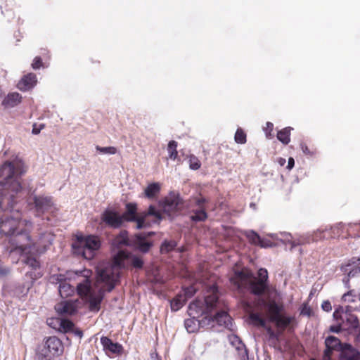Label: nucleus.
<instances>
[{"mask_svg":"<svg viewBox=\"0 0 360 360\" xmlns=\"http://www.w3.org/2000/svg\"><path fill=\"white\" fill-rule=\"evenodd\" d=\"M124 267V262L115 257L113 264L98 271L96 283L103 284L97 292L91 288V281L89 278L91 271L88 269L76 271L77 277H82L81 281L77 284V293L85 297L89 304L91 311L97 312L100 310L101 303L104 297L105 292H111L120 281L121 269Z\"/></svg>","mask_w":360,"mask_h":360,"instance_id":"f257e3e1","label":"nucleus"},{"mask_svg":"<svg viewBox=\"0 0 360 360\" xmlns=\"http://www.w3.org/2000/svg\"><path fill=\"white\" fill-rule=\"evenodd\" d=\"M24 172L20 162L6 161L0 166V209L12 207L16 195L22 189L20 178Z\"/></svg>","mask_w":360,"mask_h":360,"instance_id":"f03ea898","label":"nucleus"},{"mask_svg":"<svg viewBox=\"0 0 360 360\" xmlns=\"http://www.w3.org/2000/svg\"><path fill=\"white\" fill-rule=\"evenodd\" d=\"M257 275L258 279L250 271H236L230 281L239 292L244 293L249 290L252 295L262 297L269 290L268 271L264 268H260Z\"/></svg>","mask_w":360,"mask_h":360,"instance_id":"7ed1b4c3","label":"nucleus"},{"mask_svg":"<svg viewBox=\"0 0 360 360\" xmlns=\"http://www.w3.org/2000/svg\"><path fill=\"white\" fill-rule=\"evenodd\" d=\"M125 207L126 210L121 215L123 222H136V229L149 228L152 224L159 223L162 219V213L153 205L148 210L139 212L134 202H128Z\"/></svg>","mask_w":360,"mask_h":360,"instance_id":"20e7f679","label":"nucleus"},{"mask_svg":"<svg viewBox=\"0 0 360 360\" xmlns=\"http://www.w3.org/2000/svg\"><path fill=\"white\" fill-rule=\"evenodd\" d=\"M101 245V240L97 236L79 234L76 236L72 248L75 254L86 259H91L94 257L96 252L100 249Z\"/></svg>","mask_w":360,"mask_h":360,"instance_id":"39448f33","label":"nucleus"},{"mask_svg":"<svg viewBox=\"0 0 360 360\" xmlns=\"http://www.w3.org/2000/svg\"><path fill=\"white\" fill-rule=\"evenodd\" d=\"M219 304V299L217 294V290L214 291L210 295L205 297L204 301L195 300L188 305V314L191 316L195 315H202L205 313L212 312L214 309H217Z\"/></svg>","mask_w":360,"mask_h":360,"instance_id":"423d86ee","label":"nucleus"},{"mask_svg":"<svg viewBox=\"0 0 360 360\" xmlns=\"http://www.w3.org/2000/svg\"><path fill=\"white\" fill-rule=\"evenodd\" d=\"M15 200L13 202V206L10 210H3L2 212H10V214L6 213L0 217V233L5 236L12 237L16 232L20 223V214L16 210L14 212L13 206Z\"/></svg>","mask_w":360,"mask_h":360,"instance_id":"0eeeda50","label":"nucleus"},{"mask_svg":"<svg viewBox=\"0 0 360 360\" xmlns=\"http://www.w3.org/2000/svg\"><path fill=\"white\" fill-rule=\"evenodd\" d=\"M63 352V345L59 338L51 336L46 339L44 345L37 354L38 360H52L55 356Z\"/></svg>","mask_w":360,"mask_h":360,"instance_id":"6e6552de","label":"nucleus"},{"mask_svg":"<svg viewBox=\"0 0 360 360\" xmlns=\"http://www.w3.org/2000/svg\"><path fill=\"white\" fill-rule=\"evenodd\" d=\"M340 271L344 274L342 283L345 288H349V280L357 276L360 274V257H353L348 259L340 266Z\"/></svg>","mask_w":360,"mask_h":360,"instance_id":"1a4fd4ad","label":"nucleus"},{"mask_svg":"<svg viewBox=\"0 0 360 360\" xmlns=\"http://www.w3.org/2000/svg\"><path fill=\"white\" fill-rule=\"evenodd\" d=\"M155 234L154 231L135 233L131 236V247L143 253H147L153 245L148 238Z\"/></svg>","mask_w":360,"mask_h":360,"instance_id":"9d476101","label":"nucleus"},{"mask_svg":"<svg viewBox=\"0 0 360 360\" xmlns=\"http://www.w3.org/2000/svg\"><path fill=\"white\" fill-rule=\"evenodd\" d=\"M32 285V282L6 283L2 288L3 294L10 297L20 298L27 295Z\"/></svg>","mask_w":360,"mask_h":360,"instance_id":"9b49d317","label":"nucleus"},{"mask_svg":"<svg viewBox=\"0 0 360 360\" xmlns=\"http://www.w3.org/2000/svg\"><path fill=\"white\" fill-rule=\"evenodd\" d=\"M9 243L15 249H20V250L25 252L27 250L30 251L32 249V242L29 233L25 231L20 230L15 233L9 239Z\"/></svg>","mask_w":360,"mask_h":360,"instance_id":"f8f14e48","label":"nucleus"},{"mask_svg":"<svg viewBox=\"0 0 360 360\" xmlns=\"http://www.w3.org/2000/svg\"><path fill=\"white\" fill-rule=\"evenodd\" d=\"M346 344L342 343L338 338L333 335H328L325 340L326 349L324 350L323 360H332L331 354L333 352L338 351L342 353Z\"/></svg>","mask_w":360,"mask_h":360,"instance_id":"ddd939ff","label":"nucleus"},{"mask_svg":"<svg viewBox=\"0 0 360 360\" xmlns=\"http://www.w3.org/2000/svg\"><path fill=\"white\" fill-rule=\"evenodd\" d=\"M53 238V236L49 232L40 233L37 240L32 243V249L39 254L44 252L52 244Z\"/></svg>","mask_w":360,"mask_h":360,"instance_id":"4468645a","label":"nucleus"},{"mask_svg":"<svg viewBox=\"0 0 360 360\" xmlns=\"http://www.w3.org/2000/svg\"><path fill=\"white\" fill-rule=\"evenodd\" d=\"M101 219L105 224L112 228H120L123 222L121 215L112 210L107 209L101 214Z\"/></svg>","mask_w":360,"mask_h":360,"instance_id":"2eb2a0df","label":"nucleus"},{"mask_svg":"<svg viewBox=\"0 0 360 360\" xmlns=\"http://www.w3.org/2000/svg\"><path fill=\"white\" fill-rule=\"evenodd\" d=\"M181 203V199L179 194L171 193L161 202L164 212L170 213L176 211L179 205Z\"/></svg>","mask_w":360,"mask_h":360,"instance_id":"dca6fc26","label":"nucleus"},{"mask_svg":"<svg viewBox=\"0 0 360 360\" xmlns=\"http://www.w3.org/2000/svg\"><path fill=\"white\" fill-rule=\"evenodd\" d=\"M220 303L217 310L216 314L213 316L214 323L219 326H224V328L231 330L232 321L231 318L225 309H220Z\"/></svg>","mask_w":360,"mask_h":360,"instance_id":"f3484780","label":"nucleus"},{"mask_svg":"<svg viewBox=\"0 0 360 360\" xmlns=\"http://www.w3.org/2000/svg\"><path fill=\"white\" fill-rule=\"evenodd\" d=\"M33 200L36 210L39 214L48 212L53 205L52 198L48 196L34 195Z\"/></svg>","mask_w":360,"mask_h":360,"instance_id":"a211bd4d","label":"nucleus"},{"mask_svg":"<svg viewBox=\"0 0 360 360\" xmlns=\"http://www.w3.org/2000/svg\"><path fill=\"white\" fill-rule=\"evenodd\" d=\"M260 302L262 305L265 306L270 314L269 320L273 321L278 316L282 315V311L283 310V306L281 304H278L275 300H271L269 302H266L264 299L260 298Z\"/></svg>","mask_w":360,"mask_h":360,"instance_id":"6ab92c4d","label":"nucleus"},{"mask_svg":"<svg viewBox=\"0 0 360 360\" xmlns=\"http://www.w3.org/2000/svg\"><path fill=\"white\" fill-rule=\"evenodd\" d=\"M101 343L105 352H109L113 354H121L122 353V345L118 342H114L108 337L103 336L101 338Z\"/></svg>","mask_w":360,"mask_h":360,"instance_id":"aec40b11","label":"nucleus"},{"mask_svg":"<svg viewBox=\"0 0 360 360\" xmlns=\"http://www.w3.org/2000/svg\"><path fill=\"white\" fill-rule=\"evenodd\" d=\"M37 84V77L34 73L24 75L17 84V87L22 91L32 89Z\"/></svg>","mask_w":360,"mask_h":360,"instance_id":"412c9836","label":"nucleus"},{"mask_svg":"<svg viewBox=\"0 0 360 360\" xmlns=\"http://www.w3.org/2000/svg\"><path fill=\"white\" fill-rule=\"evenodd\" d=\"M272 322L276 324L277 328L281 329L282 330H284L286 328H288L289 330H291L294 329L293 325L295 322V320L293 316L282 314Z\"/></svg>","mask_w":360,"mask_h":360,"instance_id":"4be33fe9","label":"nucleus"},{"mask_svg":"<svg viewBox=\"0 0 360 360\" xmlns=\"http://www.w3.org/2000/svg\"><path fill=\"white\" fill-rule=\"evenodd\" d=\"M340 360H360V352L353 347L350 344H346L340 353Z\"/></svg>","mask_w":360,"mask_h":360,"instance_id":"5701e85b","label":"nucleus"},{"mask_svg":"<svg viewBox=\"0 0 360 360\" xmlns=\"http://www.w3.org/2000/svg\"><path fill=\"white\" fill-rule=\"evenodd\" d=\"M55 309L60 315H73L77 311L76 305L70 301L61 302L56 305Z\"/></svg>","mask_w":360,"mask_h":360,"instance_id":"b1692460","label":"nucleus"},{"mask_svg":"<svg viewBox=\"0 0 360 360\" xmlns=\"http://www.w3.org/2000/svg\"><path fill=\"white\" fill-rule=\"evenodd\" d=\"M131 237L129 238L128 236V231L122 230L120 233L114 238L113 245L117 248H120L123 246L131 247Z\"/></svg>","mask_w":360,"mask_h":360,"instance_id":"393cba45","label":"nucleus"},{"mask_svg":"<svg viewBox=\"0 0 360 360\" xmlns=\"http://www.w3.org/2000/svg\"><path fill=\"white\" fill-rule=\"evenodd\" d=\"M22 100V96L17 92L9 93L4 99L2 105L6 108H13L18 105Z\"/></svg>","mask_w":360,"mask_h":360,"instance_id":"a878e982","label":"nucleus"},{"mask_svg":"<svg viewBox=\"0 0 360 360\" xmlns=\"http://www.w3.org/2000/svg\"><path fill=\"white\" fill-rule=\"evenodd\" d=\"M191 212L193 214L190 216V219L195 223L205 221L208 217L205 207H198L193 210Z\"/></svg>","mask_w":360,"mask_h":360,"instance_id":"bb28decb","label":"nucleus"},{"mask_svg":"<svg viewBox=\"0 0 360 360\" xmlns=\"http://www.w3.org/2000/svg\"><path fill=\"white\" fill-rule=\"evenodd\" d=\"M249 319L252 323V324L257 326L266 328V319L264 316V315L262 313L251 312L249 314Z\"/></svg>","mask_w":360,"mask_h":360,"instance_id":"cd10ccee","label":"nucleus"},{"mask_svg":"<svg viewBox=\"0 0 360 360\" xmlns=\"http://www.w3.org/2000/svg\"><path fill=\"white\" fill-rule=\"evenodd\" d=\"M160 191V185L158 182H153L150 184L145 188L144 194L145 196L148 198H153L155 197Z\"/></svg>","mask_w":360,"mask_h":360,"instance_id":"c85d7f7f","label":"nucleus"},{"mask_svg":"<svg viewBox=\"0 0 360 360\" xmlns=\"http://www.w3.org/2000/svg\"><path fill=\"white\" fill-rule=\"evenodd\" d=\"M212 312L205 313L202 316H204L201 319H198V323L199 327H213L214 326V319L213 316L211 315Z\"/></svg>","mask_w":360,"mask_h":360,"instance_id":"c756f323","label":"nucleus"},{"mask_svg":"<svg viewBox=\"0 0 360 360\" xmlns=\"http://www.w3.org/2000/svg\"><path fill=\"white\" fill-rule=\"evenodd\" d=\"M177 246V243L175 240H164L160 246V253L167 254L174 250Z\"/></svg>","mask_w":360,"mask_h":360,"instance_id":"7c9ffc66","label":"nucleus"},{"mask_svg":"<svg viewBox=\"0 0 360 360\" xmlns=\"http://www.w3.org/2000/svg\"><path fill=\"white\" fill-rule=\"evenodd\" d=\"M292 129L291 127H285L277 133V139L283 144L287 145L290 141V130Z\"/></svg>","mask_w":360,"mask_h":360,"instance_id":"2f4dec72","label":"nucleus"},{"mask_svg":"<svg viewBox=\"0 0 360 360\" xmlns=\"http://www.w3.org/2000/svg\"><path fill=\"white\" fill-rule=\"evenodd\" d=\"M345 325L346 329L349 328H357L359 326V322L357 316L354 314H347L345 316Z\"/></svg>","mask_w":360,"mask_h":360,"instance_id":"473e14b6","label":"nucleus"},{"mask_svg":"<svg viewBox=\"0 0 360 360\" xmlns=\"http://www.w3.org/2000/svg\"><path fill=\"white\" fill-rule=\"evenodd\" d=\"M243 234L251 244L257 245L261 242V236L253 230L245 231Z\"/></svg>","mask_w":360,"mask_h":360,"instance_id":"72a5a7b5","label":"nucleus"},{"mask_svg":"<svg viewBox=\"0 0 360 360\" xmlns=\"http://www.w3.org/2000/svg\"><path fill=\"white\" fill-rule=\"evenodd\" d=\"M283 237H284V240L289 244H290L291 245V250L295 248L296 246L297 245H301L302 244H304L305 243V239L304 238H299L297 240H292V236L290 235V233H281Z\"/></svg>","mask_w":360,"mask_h":360,"instance_id":"f704fd0d","label":"nucleus"},{"mask_svg":"<svg viewBox=\"0 0 360 360\" xmlns=\"http://www.w3.org/2000/svg\"><path fill=\"white\" fill-rule=\"evenodd\" d=\"M185 328L188 333H195L199 328L198 319L195 316L186 319L184 322Z\"/></svg>","mask_w":360,"mask_h":360,"instance_id":"c9c22d12","label":"nucleus"},{"mask_svg":"<svg viewBox=\"0 0 360 360\" xmlns=\"http://www.w3.org/2000/svg\"><path fill=\"white\" fill-rule=\"evenodd\" d=\"M70 274H72L71 272H68L67 274H53L50 276L49 281L51 283L58 284L60 285V283H62L63 281L70 278Z\"/></svg>","mask_w":360,"mask_h":360,"instance_id":"e433bc0d","label":"nucleus"},{"mask_svg":"<svg viewBox=\"0 0 360 360\" xmlns=\"http://www.w3.org/2000/svg\"><path fill=\"white\" fill-rule=\"evenodd\" d=\"M359 295L356 293L355 290H351L342 296V300L345 302L354 303L359 301Z\"/></svg>","mask_w":360,"mask_h":360,"instance_id":"4c0bfd02","label":"nucleus"},{"mask_svg":"<svg viewBox=\"0 0 360 360\" xmlns=\"http://www.w3.org/2000/svg\"><path fill=\"white\" fill-rule=\"evenodd\" d=\"M58 291L61 297H68L72 292L71 285L67 282V280H64L60 283Z\"/></svg>","mask_w":360,"mask_h":360,"instance_id":"58836bf2","label":"nucleus"},{"mask_svg":"<svg viewBox=\"0 0 360 360\" xmlns=\"http://www.w3.org/2000/svg\"><path fill=\"white\" fill-rule=\"evenodd\" d=\"M128 259L131 266H133L134 268L137 269H141L143 268V261L141 259V257L134 255H129L128 256Z\"/></svg>","mask_w":360,"mask_h":360,"instance_id":"ea45409f","label":"nucleus"},{"mask_svg":"<svg viewBox=\"0 0 360 360\" xmlns=\"http://www.w3.org/2000/svg\"><path fill=\"white\" fill-rule=\"evenodd\" d=\"M177 142L175 141H170L167 146V150L169 153V157L170 159L174 160L178 155V152L176 150Z\"/></svg>","mask_w":360,"mask_h":360,"instance_id":"a19ab883","label":"nucleus"},{"mask_svg":"<svg viewBox=\"0 0 360 360\" xmlns=\"http://www.w3.org/2000/svg\"><path fill=\"white\" fill-rule=\"evenodd\" d=\"M230 342L232 345L236 347V349L241 350L244 349L245 352H247V349H245V345L243 343L241 340L235 335H232L229 337Z\"/></svg>","mask_w":360,"mask_h":360,"instance_id":"79ce46f5","label":"nucleus"},{"mask_svg":"<svg viewBox=\"0 0 360 360\" xmlns=\"http://www.w3.org/2000/svg\"><path fill=\"white\" fill-rule=\"evenodd\" d=\"M186 302V300L184 298L176 297L171 302V309L172 311H176L180 309Z\"/></svg>","mask_w":360,"mask_h":360,"instance_id":"37998d69","label":"nucleus"},{"mask_svg":"<svg viewBox=\"0 0 360 360\" xmlns=\"http://www.w3.org/2000/svg\"><path fill=\"white\" fill-rule=\"evenodd\" d=\"M234 139L237 143L243 144L246 142V134L240 128H238L236 130Z\"/></svg>","mask_w":360,"mask_h":360,"instance_id":"c03bdc74","label":"nucleus"},{"mask_svg":"<svg viewBox=\"0 0 360 360\" xmlns=\"http://www.w3.org/2000/svg\"><path fill=\"white\" fill-rule=\"evenodd\" d=\"M201 166V163L198 158L194 155H191L189 156V167L192 170H197Z\"/></svg>","mask_w":360,"mask_h":360,"instance_id":"a18cd8bd","label":"nucleus"},{"mask_svg":"<svg viewBox=\"0 0 360 360\" xmlns=\"http://www.w3.org/2000/svg\"><path fill=\"white\" fill-rule=\"evenodd\" d=\"M96 150L102 154L113 155L117 153V148L113 146L101 147L99 146H96Z\"/></svg>","mask_w":360,"mask_h":360,"instance_id":"49530a36","label":"nucleus"},{"mask_svg":"<svg viewBox=\"0 0 360 360\" xmlns=\"http://www.w3.org/2000/svg\"><path fill=\"white\" fill-rule=\"evenodd\" d=\"M60 326L65 332H68L74 329V323L68 319H63L60 320Z\"/></svg>","mask_w":360,"mask_h":360,"instance_id":"de8ad7c7","label":"nucleus"},{"mask_svg":"<svg viewBox=\"0 0 360 360\" xmlns=\"http://www.w3.org/2000/svg\"><path fill=\"white\" fill-rule=\"evenodd\" d=\"M184 299L187 301L189 298L195 295L196 288L193 285H189L184 288Z\"/></svg>","mask_w":360,"mask_h":360,"instance_id":"09e8293b","label":"nucleus"},{"mask_svg":"<svg viewBox=\"0 0 360 360\" xmlns=\"http://www.w3.org/2000/svg\"><path fill=\"white\" fill-rule=\"evenodd\" d=\"M25 263L29 266L32 267L34 269L39 267V262L35 258L33 257H27L25 260Z\"/></svg>","mask_w":360,"mask_h":360,"instance_id":"8fccbe9b","label":"nucleus"},{"mask_svg":"<svg viewBox=\"0 0 360 360\" xmlns=\"http://www.w3.org/2000/svg\"><path fill=\"white\" fill-rule=\"evenodd\" d=\"M345 329L346 328L345 326V324L339 323L338 325L330 326L329 328V331L335 333H339L342 330Z\"/></svg>","mask_w":360,"mask_h":360,"instance_id":"3c124183","label":"nucleus"},{"mask_svg":"<svg viewBox=\"0 0 360 360\" xmlns=\"http://www.w3.org/2000/svg\"><path fill=\"white\" fill-rule=\"evenodd\" d=\"M266 125V127L264 129L266 134V136L268 139H271L272 136L271 131H273L274 129V124L270 122H267Z\"/></svg>","mask_w":360,"mask_h":360,"instance_id":"603ef678","label":"nucleus"},{"mask_svg":"<svg viewBox=\"0 0 360 360\" xmlns=\"http://www.w3.org/2000/svg\"><path fill=\"white\" fill-rule=\"evenodd\" d=\"M42 66V60L39 56H37L33 60L32 63V67L33 69L37 70L40 68Z\"/></svg>","mask_w":360,"mask_h":360,"instance_id":"864d4df0","label":"nucleus"},{"mask_svg":"<svg viewBox=\"0 0 360 360\" xmlns=\"http://www.w3.org/2000/svg\"><path fill=\"white\" fill-rule=\"evenodd\" d=\"M321 308L323 311L329 312L332 310L331 303L328 300H325L321 304Z\"/></svg>","mask_w":360,"mask_h":360,"instance_id":"5fc2aeb1","label":"nucleus"},{"mask_svg":"<svg viewBox=\"0 0 360 360\" xmlns=\"http://www.w3.org/2000/svg\"><path fill=\"white\" fill-rule=\"evenodd\" d=\"M333 316L336 321H341L340 323L345 324V316L339 314L338 311H334Z\"/></svg>","mask_w":360,"mask_h":360,"instance_id":"6e6d98bb","label":"nucleus"},{"mask_svg":"<svg viewBox=\"0 0 360 360\" xmlns=\"http://www.w3.org/2000/svg\"><path fill=\"white\" fill-rule=\"evenodd\" d=\"M311 310L308 305L304 304L302 307L301 311H300V314L302 315L309 316L311 315Z\"/></svg>","mask_w":360,"mask_h":360,"instance_id":"4d7b16f0","label":"nucleus"},{"mask_svg":"<svg viewBox=\"0 0 360 360\" xmlns=\"http://www.w3.org/2000/svg\"><path fill=\"white\" fill-rule=\"evenodd\" d=\"M257 245L260 246L261 248H266L271 247L272 243L269 240H266V239L261 238V242L259 243Z\"/></svg>","mask_w":360,"mask_h":360,"instance_id":"13d9d810","label":"nucleus"},{"mask_svg":"<svg viewBox=\"0 0 360 360\" xmlns=\"http://www.w3.org/2000/svg\"><path fill=\"white\" fill-rule=\"evenodd\" d=\"M344 309H345V311H344L345 316H347V314H352V312L354 310L359 309L357 306L353 307V306H349V305L344 307Z\"/></svg>","mask_w":360,"mask_h":360,"instance_id":"bf43d9fd","label":"nucleus"},{"mask_svg":"<svg viewBox=\"0 0 360 360\" xmlns=\"http://www.w3.org/2000/svg\"><path fill=\"white\" fill-rule=\"evenodd\" d=\"M44 127V124H39V126L37 124H34L32 127V132L33 134H38L40 133L41 130Z\"/></svg>","mask_w":360,"mask_h":360,"instance_id":"052dcab7","label":"nucleus"},{"mask_svg":"<svg viewBox=\"0 0 360 360\" xmlns=\"http://www.w3.org/2000/svg\"><path fill=\"white\" fill-rule=\"evenodd\" d=\"M10 273V269L5 266H3L0 263V276H5Z\"/></svg>","mask_w":360,"mask_h":360,"instance_id":"680f3d73","label":"nucleus"},{"mask_svg":"<svg viewBox=\"0 0 360 360\" xmlns=\"http://www.w3.org/2000/svg\"><path fill=\"white\" fill-rule=\"evenodd\" d=\"M207 202V200L205 198H199L195 200V205L198 207H205L204 204Z\"/></svg>","mask_w":360,"mask_h":360,"instance_id":"e2e57ef3","label":"nucleus"},{"mask_svg":"<svg viewBox=\"0 0 360 360\" xmlns=\"http://www.w3.org/2000/svg\"><path fill=\"white\" fill-rule=\"evenodd\" d=\"M300 147H301V149H302L303 153H304L305 155H311L312 154L311 152L310 151V150L309 149V148L307 147V146L305 143H300Z\"/></svg>","mask_w":360,"mask_h":360,"instance_id":"0e129e2a","label":"nucleus"},{"mask_svg":"<svg viewBox=\"0 0 360 360\" xmlns=\"http://www.w3.org/2000/svg\"><path fill=\"white\" fill-rule=\"evenodd\" d=\"M266 330H267L271 338L278 340V334L276 333L270 327L266 328Z\"/></svg>","mask_w":360,"mask_h":360,"instance_id":"69168bd1","label":"nucleus"},{"mask_svg":"<svg viewBox=\"0 0 360 360\" xmlns=\"http://www.w3.org/2000/svg\"><path fill=\"white\" fill-rule=\"evenodd\" d=\"M294 165H295L294 159L292 158H289L288 161L287 169L290 170L291 169H292L294 167Z\"/></svg>","mask_w":360,"mask_h":360,"instance_id":"338daca9","label":"nucleus"},{"mask_svg":"<svg viewBox=\"0 0 360 360\" xmlns=\"http://www.w3.org/2000/svg\"><path fill=\"white\" fill-rule=\"evenodd\" d=\"M321 234L322 233L321 231H317L316 233H315L314 235L311 236V240L316 241L318 240L319 239H321L322 238Z\"/></svg>","mask_w":360,"mask_h":360,"instance_id":"774afa93","label":"nucleus"}]
</instances>
